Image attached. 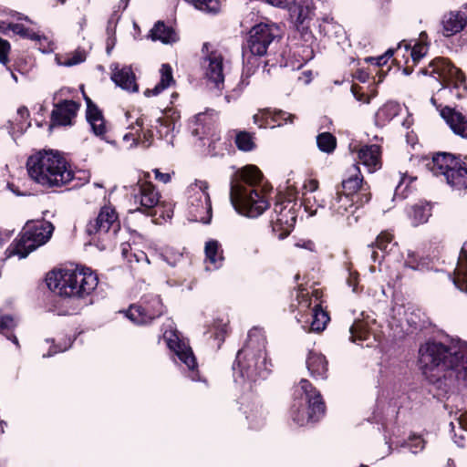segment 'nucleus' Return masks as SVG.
Listing matches in <instances>:
<instances>
[{
    "label": "nucleus",
    "mask_w": 467,
    "mask_h": 467,
    "mask_svg": "<svg viewBox=\"0 0 467 467\" xmlns=\"http://www.w3.org/2000/svg\"><path fill=\"white\" fill-rule=\"evenodd\" d=\"M419 364L439 395H446L458 382L467 384V343L452 340L447 345L428 340L419 348Z\"/></svg>",
    "instance_id": "obj_1"
},
{
    "label": "nucleus",
    "mask_w": 467,
    "mask_h": 467,
    "mask_svg": "<svg viewBox=\"0 0 467 467\" xmlns=\"http://www.w3.org/2000/svg\"><path fill=\"white\" fill-rule=\"evenodd\" d=\"M263 174L254 165L244 167L240 177L231 183L230 200L235 210L250 218L260 216L268 207Z\"/></svg>",
    "instance_id": "obj_2"
},
{
    "label": "nucleus",
    "mask_w": 467,
    "mask_h": 467,
    "mask_svg": "<svg viewBox=\"0 0 467 467\" xmlns=\"http://www.w3.org/2000/svg\"><path fill=\"white\" fill-rule=\"evenodd\" d=\"M270 367L265 354V338L260 329L253 328L248 333L245 346L238 351L236 361L233 365L234 381L239 384H251L265 379L271 371Z\"/></svg>",
    "instance_id": "obj_3"
},
{
    "label": "nucleus",
    "mask_w": 467,
    "mask_h": 467,
    "mask_svg": "<svg viewBox=\"0 0 467 467\" xmlns=\"http://www.w3.org/2000/svg\"><path fill=\"white\" fill-rule=\"evenodd\" d=\"M26 167L29 176L43 186L61 187L75 180L70 166L58 151H39L28 158Z\"/></svg>",
    "instance_id": "obj_4"
},
{
    "label": "nucleus",
    "mask_w": 467,
    "mask_h": 467,
    "mask_svg": "<svg viewBox=\"0 0 467 467\" xmlns=\"http://www.w3.org/2000/svg\"><path fill=\"white\" fill-rule=\"evenodd\" d=\"M47 287L61 296L82 299L93 293L99 284L98 275L87 267H77L51 272L47 275Z\"/></svg>",
    "instance_id": "obj_5"
},
{
    "label": "nucleus",
    "mask_w": 467,
    "mask_h": 467,
    "mask_svg": "<svg viewBox=\"0 0 467 467\" xmlns=\"http://www.w3.org/2000/svg\"><path fill=\"white\" fill-rule=\"evenodd\" d=\"M290 415L299 426L318 421L325 414L322 396L307 379H301L294 391Z\"/></svg>",
    "instance_id": "obj_6"
},
{
    "label": "nucleus",
    "mask_w": 467,
    "mask_h": 467,
    "mask_svg": "<svg viewBox=\"0 0 467 467\" xmlns=\"http://www.w3.org/2000/svg\"><path fill=\"white\" fill-rule=\"evenodd\" d=\"M53 231V224L47 221H27L19 237L7 248L9 256L18 255L19 258H26L31 252L47 244Z\"/></svg>",
    "instance_id": "obj_7"
},
{
    "label": "nucleus",
    "mask_w": 467,
    "mask_h": 467,
    "mask_svg": "<svg viewBox=\"0 0 467 467\" xmlns=\"http://www.w3.org/2000/svg\"><path fill=\"white\" fill-rule=\"evenodd\" d=\"M427 166L434 176H442L452 191L467 190V167L453 155L438 152Z\"/></svg>",
    "instance_id": "obj_8"
},
{
    "label": "nucleus",
    "mask_w": 467,
    "mask_h": 467,
    "mask_svg": "<svg viewBox=\"0 0 467 467\" xmlns=\"http://www.w3.org/2000/svg\"><path fill=\"white\" fill-rule=\"evenodd\" d=\"M208 189V182L201 180H195L187 187V211L192 221L211 223L213 209Z\"/></svg>",
    "instance_id": "obj_9"
},
{
    "label": "nucleus",
    "mask_w": 467,
    "mask_h": 467,
    "mask_svg": "<svg viewBox=\"0 0 467 467\" xmlns=\"http://www.w3.org/2000/svg\"><path fill=\"white\" fill-rule=\"evenodd\" d=\"M280 37L281 30L275 24L260 23L254 26L243 47L244 57L265 56L271 44Z\"/></svg>",
    "instance_id": "obj_10"
},
{
    "label": "nucleus",
    "mask_w": 467,
    "mask_h": 467,
    "mask_svg": "<svg viewBox=\"0 0 467 467\" xmlns=\"http://www.w3.org/2000/svg\"><path fill=\"white\" fill-rule=\"evenodd\" d=\"M420 72L423 75L433 76L441 81L443 88H450L451 91L453 89L456 90L454 95L458 99L462 97L460 89H466L463 73L446 58H435L430 63L428 67L421 68Z\"/></svg>",
    "instance_id": "obj_11"
},
{
    "label": "nucleus",
    "mask_w": 467,
    "mask_h": 467,
    "mask_svg": "<svg viewBox=\"0 0 467 467\" xmlns=\"http://www.w3.org/2000/svg\"><path fill=\"white\" fill-rule=\"evenodd\" d=\"M209 44L204 43L202 48L203 58L202 67L204 72V78L212 88L221 91L224 88V78L229 62L225 60L224 56L218 50H209Z\"/></svg>",
    "instance_id": "obj_12"
},
{
    "label": "nucleus",
    "mask_w": 467,
    "mask_h": 467,
    "mask_svg": "<svg viewBox=\"0 0 467 467\" xmlns=\"http://www.w3.org/2000/svg\"><path fill=\"white\" fill-rule=\"evenodd\" d=\"M163 339L169 349L177 357L182 364L185 366L187 377L192 381H200L201 377L198 370V364L192 348L180 338L177 331L166 330L163 333Z\"/></svg>",
    "instance_id": "obj_13"
},
{
    "label": "nucleus",
    "mask_w": 467,
    "mask_h": 467,
    "mask_svg": "<svg viewBox=\"0 0 467 467\" xmlns=\"http://www.w3.org/2000/svg\"><path fill=\"white\" fill-rule=\"evenodd\" d=\"M131 197L136 208L130 212H140L147 215H152V210L160 202L161 194L155 186L149 182L140 180L136 184L130 186Z\"/></svg>",
    "instance_id": "obj_14"
},
{
    "label": "nucleus",
    "mask_w": 467,
    "mask_h": 467,
    "mask_svg": "<svg viewBox=\"0 0 467 467\" xmlns=\"http://www.w3.org/2000/svg\"><path fill=\"white\" fill-rule=\"evenodd\" d=\"M163 312L162 303L158 296L143 298L140 305H131L123 311L125 316L135 325H147Z\"/></svg>",
    "instance_id": "obj_15"
},
{
    "label": "nucleus",
    "mask_w": 467,
    "mask_h": 467,
    "mask_svg": "<svg viewBox=\"0 0 467 467\" xmlns=\"http://www.w3.org/2000/svg\"><path fill=\"white\" fill-rule=\"evenodd\" d=\"M120 229L118 214L111 206H103L97 217L90 220L86 227L88 235H98L99 238L105 234L114 236Z\"/></svg>",
    "instance_id": "obj_16"
},
{
    "label": "nucleus",
    "mask_w": 467,
    "mask_h": 467,
    "mask_svg": "<svg viewBox=\"0 0 467 467\" xmlns=\"http://www.w3.org/2000/svg\"><path fill=\"white\" fill-rule=\"evenodd\" d=\"M296 206L291 200H284L275 204V217L272 219V225L274 232H280L279 239H284L293 230L297 217Z\"/></svg>",
    "instance_id": "obj_17"
},
{
    "label": "nucleus",
    "mask_w": 467,
    "mask_h": 467,
    "mask_svg": "<svg viewBox=\"0 0 467 467\" xmlns=\"http://www.w3.org/2000/svg\"><path fill=\"white\" fill-rule=\"evenodd\" d=\"M359 206L361 205L358 200L337 190L335 196L329 201L328 209L337 220L346 218L348 224L351 225L358 221V215L355 213Z\"/></svg>",
    "instance_id": "obj_18"
},
{
    "label": "nucleus",
    "mask_w": 467,
    "mask_h": 467,
    "mask_svg": "<svg viewBox=\"0 0 467 467\" xmlns=\"http://www.w3.org/2000/svg\"><path fill=\"white\" fill-rule=\"evenodd\" d=\"M341 185L343 189L342 192L358 200L360 205L368 202L370 200L368 186L364 183L363 176L358 166L353 165L352 168L348 170L347 177L342 181Z\"/></svg>",
    "instance_id": "obj_19"
},
{
    "label": "nucleus",
    "mask_w": 467,
    "mask_h": 467,
    "mask_svg": "<svg viewBox=\"0 0 467 467\" xmlns=\"http://www.w3.org/2000/svg\"><path fill=\"white\" fill-rule=\"evenodd\" d=\"M313 8V0H289V5L286 6L291 17L295 19L297 29L302 31L306 41L313 37L312 34L307 30L308 26H305V23L310 17Z\"/></svg>",
    "instance_id": "obj_20"
},
{
    "label": "nucleus",
    "mask_w": 467,
    "mask_h": 467,
    "mask_svg": "<svg viewBox=\"0 0 467 467\" xmlns=\"http://www.w3.org/2000/svg\"><path fill=\"white\" fill-rule=\"evenodd\" d=\"M319 296L320 293L316 291L314 306L310 310V313L306 315V319H304V316L301 317H296L297 322L302 325V327L305 330L320 332L326 328V326L329 321L327 313L322 309L320 303L318 302Z\"/></svg>",
    "instance_id": "obj_21"
},
{
    "label": "nucleus",
    "mask_w": 467,
    "mask_h": 467,
    "mask_svg": "<svg viewBox=\"0 0 467 467\" xmlns=\"http://www.w3.org/2000/svg\"><path fill=\"white\" fill-rule=\"evenodd\" d=\"M78 109L79 104L74 100L65 99L54 104L49 128L72 125V119L76 117Z\"/></svg>",
    "instance_id": "obj_22"
},
{
    "label": "nucleus",
    "mask_w": 467,
    "mask_h": 467,
    "mask_svg": "<svg viewBox=\"0 0 467 467\" xmlns=\"http://www.w3.org/2000/svg\"><path fill=\"white\" fill-rule=\"evenodd\" d=\"M350 150L357 153L359 162L362 163L369 172H374L381 168V150L379 145L351 146Z\"/></svg>",
    "instance_id": "obj_23"
},
{
    "label": "nucleus",
    "mask_w": 467,
    "mask_h": 467,
    "mask_svg": "<svg viewBox=\"0 0 467 467\" xmlns=\"http://www.w3.org/2000/svg\"><path fill=\"white\" fill-rule=\"evenodd\" d=\"M110 69L112 70L111 80L117 86L128 91H138L135 75L130 67L124 66L119 68V64L116 63L110 66Z\"/></svg>",
    "instance_id": "obj_24"
},
{
    "label": "nucleus",
    "mask_w": 467,
    "mask_h": 467,
    "mask_svg": "<svg viewBox=\"0 0 467 467\" xmlns=\"http://www.w3.org/2000/svg\"><path fill=\"white\" fill-rule=\"evenodd\" d=\"M441 116L455 134L467 139V118L462 113L444 107L441 109Z\"/></svg>",
    "instance_id": "obj_25"
},
{
    "label": "nucleus",
    "mask_w": 467,
    "mask_h": 467,
    "mask_svg": "<svg viewBox=\"0 0 467 467\" xmlns=\"http://www.w3.org/2000/svg\"><path fill=\"white\" fill-rule=\"evenodd\" d=\"M85 99L87 103V120L94 134L99 137H103L106 134L107 129L102 112L89 98L86 97Z\"/></svg>",
    "instance_id": "obj_26"
},
{
    "label": "nucleus",
    "mask_w": 467,
    "mask_h": 467,
    "mask_svg": "<svg viewBox=\"0 0 467 467\" xmlns=\"http://www.w3.org/2000/svg\"><path fill=\"white\" fill-rule=\"evenodd\" d=\"M135 126L138 128L136 132L137 138H139V144H141L146 148L150 147L154 136L153 130H155L152 120L149 119L146 115L142 114L136 118L135 124H130V128L134 130Z\"/></svg>",
    "instance_id": "obj_27"
},
{
    "label": "nucleus",
    "mask_w": 467,
    "mask_h": 467,
    "mask_svg": "<svg viewBox=\"0 0 467 467\" xmlns=\"http://www.w3.org/2000/svg\"><path fill=\"white\" fill-rule=\"evenodd\" d=\"M441 24L443 35L451 36L461 32L465 27L467 17L465 14L459 11L450 12L443 16Z\"/></svg>",
    "instance_id": "obj_28"
},
{
    "label": "nucleus",
    "mask_w": 467,
    "mask_h": 467,
    "mask_svg": "<svg viewBox=\"0 0 467 467\" xmlns=\"http://www.w3.org/2000/svg\"><path fill=\"white\" fill-rule=\"evenodd\" d=\"M317 290L312 291V294L305 289H298L296 291V303L291 304L292 311L297 310L298 314L296 317H301L304 316V319L306 318V315L310 313L314 303H315V294Z\"/></svg>",
    "instance_id": "obj_29"
},
{
    "label": "nucleus",
    "mask_w": 467,
    "mask_h": 467,
    "mask_svg": "<svg viewBox=\"0 0 467 467\" xmlns=\"http://www.w3.org/2000/svg\"><path fill=\"white\" fill-rule=\"evenodd\" d=\"M453 284L467 294V241L463 244L457 267L454 271Z\"/></svg>",
    "instance_id": "obj_30"
},
{
    "label": "nucleus",
    "mask_w": 467,
    "mask_h": 467,
    "mask_svg": "<svg viewBox=\"0 0 467 467\" xmlns=\"http://www.w3.org/2000/svg\"><path fill=\"white\" fill-rule=\"evenodd\" d=\"M306 367L315 379H324L327 371V361L320 353L310 351L306 358Z\"/></svg>",
    "instance_id": "obj_31"
},
{
    "label": "nucleus",
    "mask_w": 467,
    "mask_h": 467,
    "mask_svg": "<svg viewBox=\"0 0 467 467\" xmlns=\"http://www.w3.org/2000/svg\"><path fill=\"white\" fill-rule=\"evenodd\" d=\"M204 253L206 262L213 265V269L222 267L224 261L223 250L221 244L214 239H211L205 243Z\"/></svg>",
    "instance_id": "obj_32"
},
{
    "label": "nucleus",
    "mask_w": 467,
    "mask_h": 467,
    "mask_svg": "<svg viewBox=\"0 0 467 467\" xmlns=\"http://www.w3.org/2000/svg\"><path fill=\"white\" fill-rule=\"evenodd\" d=\"M412 226L427 223L431 216V207L428 203H416L406 210Z\"/></svg>",
    "instance_id": "obj_33"
},
{
    "label": "nucleus",
    "mask_w": 467,
    "mask_h": 467,
    "mask_svg": "<svg viewBox=\"0 0 467 467\" xmlns=\"http://www.w3.org/2000/svg\"><path fill=\"white\" fill-rule=\"evenodd\" d=\"M154 129L160 139H165L169 144L172 145L176 122L169 117H159L154 120Z\"/></svg>",
    "instance_id": "obj_34"
},
{
    "label": "nucleus",
    "mask_w": 467,
    "mask_h": 467,
    "mask_svg": "<svg viewBox=\"0 0 467 467\" xmlns=\"http://www.w3.org/2000/svg\"><path fill=\"white\" fill-rule=\"evenodd\" d=\"M160 72V82L153 88H148L144 91V95L146 97L159 95L174 82L172 77V69L169 64H163L161 67Z\"/></svg>",
    "instance_id": "obj_35"
},
{
    "label": "nucleus",
    "mask_w": 467,
    "mask_h": 467,
    "mask_svg": "<svg viewBox=\"0 0 467 467\" xmlns=\"http://www.w3.org/2000/svg\"><path fill=\"white\" fill-rule=\"evenodd\" d=\"M150 37L152 40H160L163 44H171L178 40L176 32L163 22H158L150 30Z\"/></svg>",
    "instance_id": "obj_36"
},
{
    "label": "nucleus",
    "mask_w": 467,
    "mask_h": 467,
    "mask_svg": "<svg viewBox=\"0 0 467 467\" xmlns=\"http://www.w3.org/2000/svg\"><path fill=\"white\" fill-rule=\"evenodd\" d=\"M87 58V52L84 49L77 48L73 52L63 55L57 54L55 57L56 63L58 66L73 67L84 62Z\"/></svg>",
    "instance_id": "obj_37"
},
{
    "label": "nucleus",
    "mask_w": 467,
    "mask_h": 467,
    "mask_svg": "<svg viewBox=\"0 0 467 467\" xmlns=\"http://www.w3.org/2000/svg\"><path fill=\"white\" fill-rule=\"evenodd\" d=\"M250 428L257 430L264 426L265 411L260 404H253L249 410H244Z\"/></svg>",
    "instance_id": "obj_38"
},
{
    "label": "nucleus",
    "mask_w": 467,
    "mask_h": 467,
    "mask_svg": "<svg viewBox=\"0 0 467 467\" xmlns=\"http://www.w3.org/2000/svg\"><path fill=\"white\" fill-rule=\"evenodd\" d=\"M400 107L398 103L388 102L377 111L375 115L376 122L384 125L396 117L400 113Z\"/></svg>",
    "instance_id": "obj_39"
},
{
    "label": "nucleus",
    "mask_w": 467,
    "mask_h": 467,
    "mask_svg": "<svg viewBox=\"0 0 467 467\" xmlns=\"http://www.w3.org/2000/svg\"><path fill=\"white\" fill-rule=\"evenodd\" d=\"M369 324L368 321L356 320L349 328L350 340L353 342H362L369 337Z\"/></svg>",
    "instance_id": "obj_40"
},
{
    "label": "nucleus",
    "mask_w": 467,
    "mask_h": 467,
    "mask_svg": "<svg viewBox=\"0 0 467 467\" xmlns=\"http://www.w3.org/2000/svg\"><path fill=\"white\" fill-rule=\"evenodd\" d=\"M302 204L311 216L317 214L318 208H325L326 200L320 192L317 194L304 193Z\"/></svg>",
    "instance_id": "obj_41"
},
{
    "label": "nucleus",
    "mask_w": 467,
    "mask_h": 467,
    "mask_svg": "<svg viewBox=\"0 0 467 467\" xmlns=\"http://www.w3.org/2000/svg\"><path fill=\"white\" fill-rule=\"evenodd\" d=\"M17 323L11 316L0 315V333L5 335L7 339L11 340L17 347L19 346L17 337L13 334L14 328Z\"/></svg>",
    "instance_id": "obj_42"
},
{
    "label": "nucleus",
    "mask_w": 467,
    "mask_h": 467,
    "mask_svg": "<svg viewBox=\"0 0 467 467\" xmlns=\"http://www.w3.org/2000/svg\"><path fill=\"white\" fill-rule=\"evenodd\" d=\"M296 116L281 109H271L270 113H268V120L270 121V128H275V126H282L283 124L292 123Z\"/></svg>",
    "instance_id": "obj_43"
},
{
    "label": "nucleus",
    "mask_w": 467,
    "mask_h": 467,
    "mask_svg": "<svg viewBox=\"0 0 467 467\" xmlns=\"http://www.w3.org/2000/svg\"><path fill=\"white\" fill-rule=\"evenodd\" d=\"M317 145L320 151L330 154L337 147V139L329 132H322L317 136Z\"/></svg>",
    "instance_id": "obj_44"
},
{
    "label": "nucleus",
    "mask_w": 467,
    "mask_h": 467,
    "mask_svg": "<svg viewBox=\"0 0 467 467\" xmlns=\"http://www.w3.org/2000/svg\"><path fill=\"white\" fill-rule=\"evenodd\" d=\"M235 144L243 151H251L255 148L254 137L247 131H239L236 134Z\"/></svg>",
    "instance_id": "obj_45"
},
{
    "label": "nucleus",
    "mask_w": 467,
    "mask_h": 467,
    "mask_svg": "<svg viewBox=\"0 0 467 467\" xmlns=\"http://www.w3.org/2000/svg\"><path fill=\"white\" fill-rule=\"evenodd\" d=\"M393 236L388 232H382L376 239L374 245L384 254H389L397 245L396 243H392Z\"/></svg>",
    "instance_id": "obj_46"
},
{
    "label": "nucleus",
    "mask_w": 467,
    "mask_h": 467,
    "mask_svg": "<svg viewBox=\"0 0 467 467\" xmlns=\"http://www.w3.org/2000/svg\"><path fill=\"white\" fill-rule=\"evenodd\" d=\"M206 117L207 113H199L194 116L193 120L192 121V133L193 136L199 137L202 139V135H205L206 132Z\"/></svg>",
    "instance_id": "obj_47"
},
{
    "label": "nucleus",
    "mask_w": 467,
    "mask_h": 467,
    "mask_svg": "<svg viewBox=\"0 0 467 467\" xmlns=\"http://www.w3.org/2000/svg\"><path fill=\"white\" fill-rule=\"evenodd\" d=\"M192 4L197 9L207 13H217L220 9L218 0H186Z\"/></svg>",
    "instance_id": "obj_48"
},
{
    "label": "nucleus",
    "mask_w": 467,
    "mask_h": 467,
    "mask_svg": "<svg viewBox=\"0 0 467 467\" xmlns=\"http://www.w3.org/2000/svg\"><path fill=\"white\" fill-rule=\"evenodd\" d=\"M9 29L16 35H19L24 38H28L36 41H42L40 38V35L33 32L32 30L25 27L21 24H9Z\"/></svg>",
    "instance_id": "obj_49"
},
{
    "label": "nucleus",
    "mask_w": 467,
    "mask_h": 467,
    "mask_svg": "<svg viewBox=\"0 0 467 467\" xmlns=\"http://www.w3.org/2000/svg\"><path fill=\"white\" fill-rule=\"evenodd\" d=\"M268 113H270V109H260L253 117L254 123L256 124L259 128L270 127V121L268 120Z\"/></svg>",
    "instance_id": "obj_50"
},
{
    "label": "nucleus",
    "mask_w": 467,
    "mask_h": 467,
    "mask_svg": "<svg viewBox=\"0 0 467 467\" xmlns=\"http://www.w3.org/2000/svg\"><path fill=\"white\" fill-rule=\"evenodd\" d=\"M428 51V47L420 42L415 43L413 47L410 50V56L412 60L417 63L419 62L426 54Z\"/></svg>",
    "instance_id": "obj_51"
},
{
    "label": "nucleus",
    "mask_w": 467,
    "mask_h": 467,
    "mask_svg": "<svg viewBox=\"0 0 467 467\" xmlns=\"http://www.w3.org/2000/svg\"><path fill=\"white\" fill-rule=\"evenodd\" d=\"M393 53H394V51L392 49H389L388 51H386L385 54H383L379 57H368L365 58V61L372 63L378 67H380V66L387 64L389 59L393 56Z\"/></svg>",
    "instance_id": "obj_52"
},
{
    "label": "nucleus",
    "mask_w": 467,
    "mask_h": 467,
    "mask_svg": "<svg viewBox=\"0 0 467 467\" xmlns=\"http://www.w3.org/2000/svg\"><path fill=\"white\" fill-rule=\"evenodd\" d=\"M360 89L361 88L357 85H352L351 87V92L358 101L368 104L370 102L371 97L376 96V92H373L371 96H368L364 92H361Z\"/></svg>",
    "instance_id": "obj_53"
},
{
    "label": "nucleus",
    "mask_w": 467,
    "mask_h": 467,
    "mask_svg": "<svg viewBox=\"0 0 467 467\" xmlns=\"http://www.w3.org/2000/svg\"><path fill=\"white\" fill-rule=\"evenodd\" d=\"M419 260L414 252L409 250L407 252V256L404 259V266L407 268H410L412 270H418L419 269Z\"/></svg>",
    "instance_id": "obj_54"
},
{
    "label": "nucleus",
    "mask_w": 467,
    "mask_h": 467,
    "mask_svg": "<svg viewBox=\"0 0 467 467\" xmlns=\"http://www.w3.org/2000/svg\"><path fill=\"white\" fill-rule=\"evenodd\" d=\"M10 51V44L7 40L0 38V63L6 65L8 62V53Z\"/></svg>",
    "instance_id": "obj_55"
},
{
    "label": "nucleus",
    "mask_w": 467,
    "mask_h": 467,
    "mask_svg": "<svg viewBox=\"0 0 467 467\" xmlns=\"http://www.w3.org/2000/svg\"><path fill=\"white\" fill-rule=\"evenodd\" d=\"M408 447L412 453H417L418 451L423 450L424 441L420 436H414L408 443Z\"/></svg>",
    "instance_id": "obj_56"
},
{
    "label": "nucleus",
    "mask_w": 467,
    "mask_h": 467,
    "mask_svg": "<svg viewBox=\"0 0 467 467\" xmlns=\"http://www.w3.org/2000/svg\"><path fill=\"white\" fill-rule=\"evenodd\" d=\"M406 176L401 177L400 183L397 185L394 192V198L404 199L407 197L406 191L408 190L409 183L405 184Z\"/></svg>",
    "instance_id": "obj_57"
},
{
    "label": "nucleus",
    "mask_w": 467,
    "mask_h": 467,
    "mask_svg": "<svg viewBox=\"0 0 467 467\" xmlns=\"http://www.w3.org/2000/svg\"><path fill=\"white\" fill-rule=\"evenodd\" d=\"M119 19V16L118 15V11H113L112 15L108 20V25L106 28L107 34H116V26L118 24V21Z\"/></svg>",
    "instance_id": "obj_58"
},
{
    "label": "nucleus",
    "mask_w": 467,
    "mask_h": 467,
    "mask_svg": "<svg viewBox=\"0 0 467 467\" xmlns=\"http://www.w3.org/2000/svg\"><path fill=\"white\" fill-rule=\"evenodd\" d=\"M41 42L39 43V50L43 53H50L54 50V44L47 39V37L40 36Z\"/></svg>",
    "instance_id": "obj_59"
},
{
    "label": "nucleus",
    "mask_w": 467,
    "mask_h": 467,
    "mask_svg": "<svg viewBox=\"0 0 467 467\" xmlns=\"http://www.w3.org/2000/svg\"><path fill=\"white\" fill-rule=\"evenodd\" d=\"M454 420L460 429L467 431V411L456 413Z\"/></svg>",
    "instance_id": "obj_60"
},
{
    "label": "nucleus",
    "mask_w": 467,
    "mask_h": 467,
    "mask_svg": "<svg viewBox=\"0 0 467 467\" xmlns=\"http://www.w3.org/2000/svg\"><path fill=\"white\" fill-rule=\"evenodd\" d=\"M71 344H72V341L69 339V344L67 346H64V347L53 346V347H51V348L49 349V351L47 354L43 355V358H49L58 352H64L71 346Z\"/></svg>",
    "instance_id": "obj_61"
},
{
    "label": "nucleus",
    "mask_w": 467,
    "mask_h": 467,
    "mask_svg": "<svg viewBox=\"0 0 467 467\" xmlns=\"http://www.w3.org/2000/svg\"><path fill=\"white\" fill-rule=\"evenodd\" d=\"M107 36L108 37L106 41V52L107 55L109 56L116 45L117 39L115 34H107Z\"/></svg>",
    "instance_id": "obj_62"
},
{
    "label": "nucleus",
    "mask_w": 467,
    "mask_h": 467,
    "mask_svg": "<svg viewBox=\"0 0 467 467\" xmlns=\"http://www.w3.org/2000/svg\"><path fill=\"white\" fill-rule=\"evenodd\" d=\"M317 188L318 182L316 180H310L306 184H305L306 192L304 193L317 194Z\"/></svg>",
    "instance_id": "obj_63"
},
{
    "label": "nucleus",
    "mask_w": 467,
    "mask_h": 467,
    "mask_svg": "<svg viewBox=\"0 0 467 467\" xmlns=\"http://www.w3.org/2000/svg\"><path fill=\"white\" fill-rule=\"evenodd\" d=\"M155 179L159 182H161L163 183H167L171 181V174L170 173H163L161 172L159 170H154Z\"/></svg>",
    "instance_id": "obj_64"
}]
</instances>
